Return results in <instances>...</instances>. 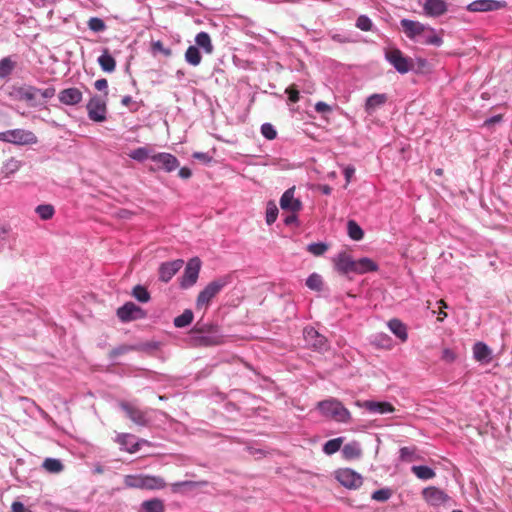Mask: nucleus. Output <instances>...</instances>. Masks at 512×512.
Returning <instances> with one entry per match:
<instances>
[{
    "mask_svg": "<svg viewBox=\"0 0 512 512\" xmlns=\"http://www.w3.org/2000/svg\"><path fill=\"white\" fill-rule=\"evenodd\" d=\"M317 409L323 417L339 423H348L352 418L350 411L336 398L319 401L317 403Z\"/></svg>",
    "mask_w": 512,
    "mask_h": 512,
    "instance_id": "2",
    "label": "nucleus"
},
{
    "mask_svg": "<svg viewBox=\"0 0 512 512\" xmlns=\"http://www.w3.org/2000/svg\"><path fill=\"white\" fill-rule=\"evenodd\" d=\"M192 157L194 159L202 161L203 163H208L211 161V157L209 156L208 153L205 152H194Z\"/></svg>",
    "mask_w": 512,
    "mask_h": 512,
    "instance_id": "59",
    "label": "nucleus"
},
{
    "mask_svg": "<svg viewBox=\"0 0 512 512\" xmlns=\"http://www.w3.org/2000/svg\"><path fill=\"white\" fill-rule=\"evenodd\" d=\"M278 212L276 204L273 201H269L266 208V223L268 225H272L276 221Z\"/></svg>",
    "mask_w": 512,
    "mask_h": 512,
    "instance_id": "47",
    "label": "nucleus"
},
{
    "mask_svg": "<svg viewBox=\"0 0 512 512\" xmlns=\"http://www.w3.org/2000/svg\"><path fill=\"white\" fill-rule=\"evenodd\" d=\"M347 230L349 237L355 241L361 240L364 236L362 228L354 220L348 221Z\"/></svg>",
    "mask_w": 512,
    "mask_h": 512,
    "instance_id": "43",
    "label": "nucleus"
},
{
    "mask_svg": "<svg viewBox=\"0 0 512 512\" xmlns=\"http://www.w3.org/2000/svg\"><path fill=\"white\" fill-rule=\"evenodd\" d=\"M334 265L339 273L347 275L354 273L355 260L346 252H341L334 258Z\"/></svg>",
    "mask_w": 512,
    "mask_h": 512,
    "instance_id": "21",
    "label": "nucleus"
},
{
    "mask_svg": "<svg viewBox=\"0 0 512 512\" xmlns=\"http://www.w3.org/2000/svg\"><path fill=\"white\" fill-rule=\"evenodd\" d=\"M356 27L362 31H370L372 30L373 23L368 16L360 15L356 20Z\"/></svg>",
    "mask_w": 512,
    "mask_h": 512,
    "instance_id": "51",
    "label": "nucleus"
},
{
    "mask_svg": "<svg viewBox=\"0 0 512 512\" xmlns=\"http://www.w3.org/2000/svg\"><path fill=\"white\" fill-rule=\"evenodd\" d=\"M492 351L484 342H477L473 346V356L475 360L481 363H489L491 361Z\"/></svg>",
    "mask_w": 512,
    "mask_h": 512,
    "instance_id": "24",
    "label": "nucleus"
},
{
    "mask_svg": "<svg viewBox=\"0 0 512 512\" xmlns=\"http://www.w3.org/2000/svg\"><path fill=\"white\" fill-rule=\"evenodd\" d=\"M42 467L49 473L57 474L63 471L64 465L59 459L46 458L43 461Z\"/></svg>",
    "mask_w": 512,
    "mask_h": 512,
    "instance_id": "38",
    "label": "nucleus"
},
{
    "mask_svg": "<svg viewBox=\"0 0 512 512\" xmlns=\"http://www.w3.org/2000/svg\"><path fill=\"white\" fill-rule=\"evenodd\" d=\"M390 331L399 338L402 342L407 341L408 333L406 325L399 319L393 318L387 323Z\"/></svg>",
    "mask_w": 512,
    "mask_h": 512,
    "instance_id": "26",
    "label": "nucleus"
},
{
    "mask_svg": "<svg viewBox=\"0 0 512 512\" xmlns=\"http://www.w3.org/2000/svg\"><path fill=\"white\" fill-rule=\"evenodd\" d=\"M98 63L104 72L111 73L116 68V61L110 55L107 49H105L103 53L98 57Z\"/></svg>",
    "mask_w": 512,
    "mask_h": 512,
    "instance_id": "29",
    "label": "nucleus"
},
{
    "mask_svg": "<svg viewBox=\"0 0 512 512\" xmlns=\"http://www.w3.org/2000/svg\"><path fill=\"white\" fill-rule=\"evenodd\" d=\"M335 478L342 486L348 489H357L363 483L362 476L350 468L338 469L335 472Z\"/></svg>",
    "mask_w": 512,
    "mask_h": 512,
    "instance_id": "8",
    "label": "nucleus"
},
{
    "mask_svg": "<svg viewBox=\"0 0 512 512\" xmlns=\"http://www.w3.org/2000/svg\"><path fill=\"white\" fill-rule=\"evenodd\" d=\"M116 442L120 445L121 450H124L128 453H135L141 448L142 445L148 444L147 440H137L134 435L129 433H122L117 435Z\"/></svg>",
    "mask_w": 512,
    "mask_h": 512,
    "instance_id": "14",
    "label": "nucleus"
},
{
    "mask_svg": "<svg viewBox=\"0 0 512 512\" xmlns=\"http://www.w3.org/2000/svg\"><path fill=\"white\" fill-rule=\"evenodd\" d=\"M11 510L12 512H32L31 510L27 509L23 503L19 501H15L12 503Z\"/></svg>",
    "mask_w": 512,
    "mask_h": 512,
    "instance_id": "60",
    "label": "nucleus"
},
{
    "mask_svg": "<svg viewBox=\"0 0 512 512\" xmlns=\"http://www.w3.org/2000/svg\"><path fill=\"white\" fill-rule=\"evenodd\" d=\"M94 87L98 91H104V90H106L108 88V82L104 78L98 79V80L95 81Z\"/></svg>",
    "mask_w": 512,
    "mask_h": 512,
    "instance_id": "62",
    "label": "nucleus"
},
{
    "mask_svg": "<svg viewBox=\"0 0 512 512\" xmlns=\"http://www.w3.org/2000/svg\"><path fill=\"white\" fill-rule=\"evenodd\" d=\"M501 120H502L501 115L492 116L484 121V126L490 127V126L494 125L495 123L501 122Z\"/></svg>",
    "mask_w": 512,
    "mask_h": 512,
    "instance_id": "63",
    "label": "nucleus"
},
{
    "mask_svg": "<svg viewBox=\"0 0 512 512\" xmlns=\"http://www.w3.org/2000/svg\"><path fill=\"white\" fill-rule=\"evenodd\" d=\"M356 405L365 408L370 413L374 414H387L394 412V407L389 402H378L373 400L357 401Z\"/></svg>",
    "mask_w": 512,
    "mask_h": 512,
    "instance_id": "19",
    "label": "nucleus"
},
{
    "mask_svg": "<svg viewBox=\"0 0 512 512\" xmlns=\"http://www.w3.org/2000/svg\"><path fill=\"white\" fill-rule=\"evenodd\" d=\"M185 60L192 66H198L202 60L199 49L196 46H189L185 52Z\"/></svg>",
    "mask_w": 512,
    "mask_h": 512,
    "instance_id": "37",
    "label": "nucleus"
},
{
    "mask_svg": "<svg viewBox=\"0 0 512 512\" xmlns=\"http://www.w3.org/2000/svg\"><path fill=\"white\" fill-rule=\"evenodd\" d=\"M165 505L163 500L152 498L141 503V512H164Z\"/></svg>",
    "mask_w": 512,
    "mask_h": 512,
    "instance_id": "28",
    "label": "nucleus"
},
{
    "mask_svg": "<svg viewBox=\"0 0 512 512\" xmlns=\"http://www.w3.org/2000/svg\"><path fill=\"white\" fill-rule=\"evenodd\" d=\"M421 37L423 38L421 42L428 45L440 46L443 42L442 38L432 28L426 27V31Z\"/></svg>",
    "mask_w": 512,
    "mask_h": 512,
    "instance_id": "40",
    "label": "nucleus"
},
{
    "mask_svg": "<svg viewBox=\"0 0 512 512\" xmlns=\"http://www.w3.org/2000/svg\"><path fill=\"white\" fill-rule=\"evenodd\" d=\"M206 484V481H179L171 484V490L173 493H181L183 488L195 489Z\"/></svg>",
    "mask_w": 512,
    "mask_h": 512,
    "instance_id": "31",
    "label": "nucleus"
},
{
    "mask_svg": "<svg viewBox=\"0 0 512 512\" xmlns=\"http://www.w3.org/2000/svg\"><path fill=\"white\" fill-rule=\"evenodd\" d=\"M135 349H136V347H135V346H131V345H120V346H118V347H116V348L112 349V350L110 351L109 356H110V358H111V359H115V358H117L118 356L123 355V354H125V353H128V352H130V351H132V350H135Z\"/></svg>",
    "mask_w": 512,
    "mask_h": 512,
    "instance_id": "53",
    "label": "nucleus"
},
{
    "mask_svg": "<svg viewBox=\"0 0 512 512\" xmlns=\"http://www.w3.org/2000/svg\"><path fill=\"white\" fill-rule=\"evenodd\" d=\"M86 108L90 120L94 122H103L106 120V104L99 96H93L87 103Z\"/></svg>",
    "mask_w": 512,
    "mask_h": 512,
    "instance_id": "9",
    "label": "nucleus"
},
{
    "mask_svg": "<svg viewBox=\"0 0 512 512\" xmlns=\"http://www.w3.org/2000/svg\"><path fill=\"white\" fill-rule=\"evenodd\" d=\"M306 285L309 289L321 291L323 286L322 277L317 273H312L306 280Z\"/></svg>",
    "mask_w": 512,
    "mask_h": 512,
    "instance_id": "46",
    "label": "nucleus"
},
{
    "mask_svg": "<svg viewBox=\"0 0 512 512\" xmlns=\"http://www.w3.org/2000/svg\"><path fill=\"white\" fill-rule=\"evenodd\" d=\"M344 438L343 437H337L334 439L328 440L323 445V452L327 455H332L340 450L341 445L343 443Z\"/></svg>",
    "mask_w": 512,
    "mask_h": 512,
    "instance_id": "42",
    "label": "nucleus"
},
{
    "mask_svg": "<svg viewBox=\"0 0 512 512\" xmlns=\"http://www.w3.org/2000/svg\"><path fill=\"white\" fill-rule=\"evenodd\" d=\"M387 101V95L382 94H372L366 99L365 110L368 114H372L377 108L384 105Z\"/></svg>",
    "mask_w": 512,
    "mask_h": 512,
    "instance_id": "27",
    "label": "nucleus"
},
{
    "mask_svg": "<svg viewBox=\"0 0 512 512\" xmlns=\"http://www.w3.org/2000/svg\"><path fill=\"white\" fill-rule=\"evenodd\" d=\"M152 151L150 148H148L147 146H143V147H138L134 150H132L128 156L135 160V161H138V162H143L145 161L146 159H151V156H152Z\"/></svg>",
    "mask_w": 512,
    "mask_h": 512,
    "instance_id": "35",
    "label": "nucleus"
},
{
    "mask_svg": "<svg viewBox=\"0 0 512 512\" xmlns=\"http://www.w3.org/2000/svg\"><path fill=\"white\" fill-rule=\"evenodd\" d=\"M124 484L129 488L160 490L166 487L165 480L160 476L154 475H127L124 478Z\"/></svg>",
    "mask_w": 512,
    "mask_h": 512,
    "instance_id": "4",
    "label": "nucleus"
},
{
    "mask_svg": "<svg viewBox=\"0 0 512 512\" xmlns=\"http://www.w3.org/2000/svg\"><path fill=\"white\" fill-rule=\"evenodd\" d=\"M132 296L141 303H147L150 300V293L142 285H136L132 290Z\"/></svg>",
    "mask_w": 512,
    "mask_h": 512,
    "instance_id": "44",
    "label": "nucleus"
},
{
    "mask_svg": "<svg viewBox=\"0 0 512 512\" xmlns=\"http://www.w3.org/2000/svg\"><path fill=\"white\" fill-rule=\"evenodd\" d=\"M83 94L82 92L75 87H70L63 89L59 92L58 98L59 101L64 105H77L82 101Z\"/></svg>",
    "mask_w": 512,
    "mask_h": 512,
    "instance_id": "22",
    "label": "nucleus"
},
{
    "mask_svg": "<svg viewBox=\"0 0 512 512\" xmlns=\"http://www.w3.org/2000/svg\"><path fill=\"white\" fill-rule=\"evenodd\" d=\"M315 110L318 113H328L331 112L332 108L325 102L319 101L315 104Z\"/></svg>",
    "mask_w": 512,
    "mask_h": 512,
    "instance_id": "57",
    "label": "nucleus"
},
{
    "mask_svg": "<svg viewBox=\"0 0 512 512\" xmlns=\"http://www.w3.org/2000/svg\"><path fill=\"white\" fill-rule=\"evenodd\" d=\"M16 67V62L10 56L0 60V79L8 78Z\"/></svg>",
    "mask_w": 512,
    "mask_h": 512,
    "instance_id": "34",
    "label": "nucleus"
},
{
    "mask_svg": "<svg viewBox=\"0 0 512 512\" xmlns=\"http://www.w3.org/2000/svg\"><path fill=\"white\" fill-rule=\"evenodd\" d=\"M55 92L56 90L54 87H48L46 89H39L38 95H41L44 99H50L54 97Z\"/></svg>",
    "mask_w": 512,
    "mask_h": 512,
    "instance_id": "58",
    "label": "nucleus"
},
{
    "mask_svg": "<svg viewBox=\"0 0 512 512\" xmlns=\"http://www.w3.org/2000/svg\"><path fill=\"white\" fill-rule=\"evenodd\" d=\"M88 28L93 32H102L106 29L105 22L99 17H92L88 20Z\"/></svg>",
    "mask_w": 512,
    "mask_h": 512,
    "instance_id": "50",
    "label": "nucleus"
},
{
    "mask_svg": "<svg viewBox=\"0 0 512 512\" xmlns=\"http://www.w3.org/2000/svg\"><path fill=\"white\" fill-rule=\"evenodd\" d=\"M289 95V101L292 103H297L300 99L299 91L294 89L293 87H288L285 91Z\"/></svg>",
    "mask_w": 512,
    "mask_h": 512,
    "instance_id": "56",
    "label": "nucleus"
},
{
    "mask_svg": "<svg viewBox=\"0 0 512 512\" xmlns=\"http://www.w3.org/2000/svg\"><path fill=\"white\" fill-rule=\"evenodd\" d=\"M385 59L400 74H406L413 68L412 60L405 57L401 50L390 48L385 51Z\"/></svg>",
    "mask_w": 512,
    "mask_h": 512,
    "instance_id": "6",
    "label": "nucleus"
},
{
    "mask_svg": "<svg viewBox=\"0 0 512 512\" xmlns=\"http://www.w3.org/2000/svg\"><path fill=\"white\" fill-rule=\"evenodd\" d=\"M400 459L403 461L410 460L414 454V450L410 447H402L399 451Z\"/></svg>",
    "mask_w": 512,
    "mask_h": 512,
    "instance_id": "55",
    "label": "nucleus"
},
{
    "mask_svg": "<svg viewBox=\"0 0 512 512\" xmlns=\"http://www.w3.org/2000/svg\"><path fill=\"white\" fill-rule=\"evenodd\" d=\"M200 269V259L198 257L191 258L188 261L184 273L180 279V287L183 289L192 287L198 280Z\"/></svg>",
    "mask_w": 512,
    "mask_h": 512,
    "instance_id": "7",
    "label": "nucleus"
},
{
    "mask_svg": "<svg viewBox=\"0 0 512 512\" xmlns=\"http://www.w3.org/2000/svg\"><path fill=\"white\" fill-rule=\"evenodd\" d=\"M183 264L184 261L181 259L162 263L159 267V280L168 283L183 267Z\"/></svg>",
    "mask_w": 512,
    "mask_h": 512,
    "instance_id": "17",
    "label": "nucleus"
},
{
    "mask_svg": "<svg viewBox=\"0 0 512 512\" xmlns=\"http://www.w3.org/2000/svg\"><path fill=\"white\" fill-rule=\"evenodd\" d=\"M189 343L192 346H217L224 342V335L218 326L199 323L190 331Z\"/></svg>",
    "mask_w": 512,
    "mask_h": 512,
    "instance_id": "1",
    "label": "nucleus"
},
{
    "mask_svg": "<svg viewBox=\"0 0 512 512\" xmlns=\"http://www.w3.org/2000/svg\"><path fill=\"white\" fill-rule=\"evenodd\" d=\"M35 211L42 220L51 219L55 213L54 207L50 204L38 205Z\"/></svg>",
    "mask_w": 512,
    "mask_h": 512,
    "instance_id": "45",
    "label": "nucleus"
},
{
    "mask_svg": "<svg viewBox=\"0 0 512 512\" xmlns=\"http://www.w3.org/2000/svg\"><path fill=\"white\" fill-rule=\"evenodd\" d=\"M120 408L125 412L126 416L136 425L145 427L149 424V418L145 411L140 410L137 406L129 402H121Z\"/></svg>",
    "mask_w": 512,
    "mask_h": 512,
    "instance_id": "13",
    "label": "nucleus"
},
{
    "mask_svg": "<svg viewBox=\"0 0 512 512\" xmlns=\"http://www.w3.org/2000/svg\"><path fill=\"white\" fill-rule=\"evenodd\" d=\"M306 344L317 351H326L328 349V341L325 336L321 335L313 327H307L303 331Z\"/></svg>",
    "mask_w": 512,
    "mask_h": 512,
    "instance_id": "10",
    "label": "nucleus"
},
{
    "mask_svg": "<svg viewBox=\"0 0 512 512\" xmlns=\"http://www.w3.org/2000/svg\"><path fill=\"white\" fill-rule=\"evenodd\" d=\"M355 274H365L368 272H374L378 270V265L372 259L368 257H363L358 260H355L354 266Z\"/></svg>",
    "mask_w": 512,
    "mask_h": 512,
    "instance_id": "25",
    "label": "nucleus"
},
{
    "mask_svg": "<svg viewBox=\"0 0 512 512\" xmlns=\"http://www.w3.org/2000/svg\"><path fill=\"white\" fill-rule=\"evenodd\" d=\"M145 315L144 310L133 302H127L117 309V316L122 322L142 319Z\"/></svg>",
    "mask_w": 512,
    "mask_h": 512,
    "instance_id": "12",
    "label": "nucleus"
},
{
    "mask_svg": "<svg viewBox=\"0 0 512 512\" xmlns=\"http://www.w3.org/2000/svg\"><path fill=\"white\" fill-rule=\"evenodd\" d=\"M441 359L447 363H452L456 359V354L453 350L445 348L442 351Z\"/></svg>",
    "mask_w": 512,
    "mask_h": 512,
    "instance_id": "54",
    "label": "nucleus"
},
{
    "mask_svg": "<svg viewBox=\"0 0 512 512\" xmlns=\"http://www.w3.org/2000/svg\"><path fill=\"white\" fill-rule=\"evenodd\" d=\"M295 187L287 189L280 198V207L284 211L296 213L302 209V202L295 198Z\"/></svg>",
    "mask_w": 512,
    "mask_h": 512,
    "instance_id": "16",
    "label": "nucleus"
},
{
    "mask_svg": "<svg viewBox=\"0 0 512 512\" xmlns=\"http://www.w3.org/2000/svg\"><path fill=\"white\" fill-rule=\"evenodd\" d=\"M412 472L421 480H430L435 477V471L425 465L412 466Z\"/></svg>",
    "mask_w": 512,
    "mask_h": 512,
    "instance_id": "36",
    "label": "nucleus"
},
{
    "mask_svg": "<svg viewBox=\"0 0 512 512\" xmlns=\"http://www.w3.org/2000/svg\"><path fill=\"white\" fill-rule=\"evenodd\" d=\"M195 42L197 46L201 47L207 54H211L214 50L211 38L207 32L202 31L198 33L195 37Z\"/></svg>",
    "mask_w": 512,
    "mask_h": 512,
    "instance_id": "32",
    "label": "nucleus"
},
{
    "mask_svg": "<svg viewBox=\"0 0 512 512\" xmlns=\"http://www.w3.org/2000/svg\"><path fill=\"white\" fill-rule=\"evenodd\" d=\"M422 495L425 501L432 506H440L450 499L443 490L434 486L424 488Z\"/></svg>",
    "mask_w": 512,
    "mask_h": 512,
    "instance_id": "18",
    "label": "nucleus"
},
{
    "mask_svg": "<svg viewBox=\"0 0 512 512\" xmlns=\"http://www.w3.org/2000/svg\"><path fill=\"white\" fill-rule=\"evenodd\" d=\"M261 134L268 140H273L277 136V131L270 123H264L261 126Z\"/></svg>",
    "mask_w": 512,
    "mask_h": 512,
    "instance_id": "52",
    "label": "nucleus"
},
{
    "mask_svg": "<svg viewBox=\"0 0 512 512\" xmlns=\"http://www.w3.org/2000/svg\"><path fill=\"white\" fill-rule=\"evenodd\" d=\"M151 160L158 165L157 169L164 170L167 173L175 171L180 166L178 159L171 153H154Z\"/></svg>",
    "mask_w": 512,
    "mask_h": 512,
    "instance_id": "11",
    "label": "nucleus"
},
{
    "mask_svg": "<svg viewBox=\"0 0 512 512\" xmlns=\"http://www.w3.org/2000/svg\"><path fill=\"white\" fill-rule=\"evenodd\" d=\"M344 176H345V179H346V183H350L352 177L354 176L355 174V168L351 165H348L344 168Z\"/></svg>",
    "mask_w": 512,
    "mask_h": 512,
    "instance_id": "61",
    "label": "nucleus"
},
{
    "mask_svg": "<svg viewBox=\"0 0 512 512\" xmlns=\"http://www.w3.org/2000/svg\"><path fill=\"white\" fill-rule=\"evenodd\" d=\"M400 25L406 36L410 39H419L426 31V26L410 19H402Z\"/></svg>",
    "mask_w": 512,
    "mask_h": 512,
    "instance_id": "20",
    "label": "nucleus"
},
{
    "mask_svg": "<svg viewBox=\"0 0 512 512\" xmlns=\"http://www.w3.org/2000/svg\"><path fill=\"white\" fill-rule=\"evenodd\" d=\"M392 496V490L390 488H382L372 493L371 498L378 502H385Z\"/></svg>",
    "mask_w": 512,
    "mask_h": 512,
    "instance_id": "49",
    "label": "nucleus"
},
{
    "mask_svg": "<svg viewBox=\"0 0 512 512\" xmlns=\"http://www.w3.org/2000/svg\"><path fill=\"white\" fill-rule=\"evenodd\" d=\"M423 10L430 17H438L447 11V4L444 0H426Z\"/></svg>",
    "mask_w": 512,
    "mask_h": 512,
    "instance_id": "23",
    "label": "nucleus"
},
{
    "mask_svg": "<svg viewBox=\"0 0 512 512\" xmlns=\"http://www.w3.org/2000/svg\"><path fill=\"white\" fill-rule=\"evenodd\" d=\"M0 141L14 145H33L38 142L37 136L30 130L11 129L0 132Z\"/></svg>",
    "mask_w": 512,
    "mask_h": 512,
    "instance_id": "5",
    "label": "nucleus"
},
{
    "mask_svg": "<svg viewBox=\"0 0 512 512\" xmlns=\"http://www.w3.org/2000/svg\"><path fill=\"white\" fill-rule=\"evenodd\" d=\"M193 318L192 310L186 309L181 315L174 318L173 324L177 328H184L192 323Z\"/></svg>",
    "mask_w": 512,
    "mask_h": 512,
    "instance_id": "39",
    "label": "nucleus"
},
{
    "mask_svg": "<svg viewBox=\"0 0 512 512\" xmlns=\"http://www.w3.org/2000/svg\"><path fill=\"white\" fill-rule=\"evenodd\" d=\"M328 250V245L323 242L310 243L307 246V251L314 256H321Z\"/></svg>",
    "mask_w": 512,
    "mask_h": 512,
    "instance_id": "48",
    "label": "nucleus"
},
{
    "mask_svg": "<svg viewBox=\"0 0 512 512\" xmlns=\"http://www.w3.org/2000/svg\"><path fill=\"white\" fill-rule=\"evenodd\" d=\"M231 283V276L225 275L209 282L201 290L196 299V308H207L212 299L221 292V290Z\"/></svg>",
    "mask_w": 512,
    "mask_h": 512,
    "instance_id": "3",
    "label": "nucleus"
},
{
    "mask_svg": "<svg viewBox=\"0 0 512 512\" xmlns=\"http://www.w3.org/2000/svg\"><path fill=\"white\" fill-rule=\"evenodd\" d=\"M21 167V162L15 158L8 159L2 166V173L5 178L10 177L12 174L17 172Z\"/></svg>",
    "mask_w": 512,
    "mask_h": 512,
    "instance_id": "41",
    "label": "nucleus"
},
{
    "mask_svg": "<svg viewBox=\"0 0 512 512\" xmlns=\"http://www.w3.org/2000/svg\"><path fill=\"white\" fill-rule=\"evenodd\" d=\"M178 175L182 179H189L192 175V172L188 167H182L179 169Z\"/></svg>",
    "mask_w": 512,
    "mask_h": 512,
    "instance_id": "64",
    "label": "nucleus"
},
{
    "mask_svg": "<svg viewBox=\"0 0 512 512\" xmlns=\"http://www.w3.org/2000/svg\"><path fill=\"white\" fill-rule=\"evenodd\" d=\"M39 93V88L34 86H24L20 87L17 90V94L21 100H25L27 102H33L36 100Z\"/></svg>",
    "mask_w": 512,
    "mask_h": 512,
    "instance_id": "33",
    "label": "nucleus"
},
{
    "mask_svg": "<svg viewBox=\"0 0 512 512\" xmlns=\"http://www.w3.org/2000/svg\"><path fill=\"white\" fill-rule=\"evenodd\" d=\"M362 450L359 445V443L353 441L350 443H347L342 448V455L346 460H353L357 459L361 456Z\"/></svg>",
    "mask_w": 512,
    "mask_h": 512,
    "instance_id": "30",
    "label": "nucleus"
},
{
    "mask_svg": "<svg viewBox=\"0 0 512 512\" xmlns=\"http://www.w3.org/2000/svg\"><path fill=\"white\" fill-rule=\"evenodd\" d=\"M507 6L505 1L500 0H475L467 5L470 12H489L503 9Z\"/></svg>",
    "mask_w": 512,
    "mask_h": 512,
    "instance_id": "15",
    "label": "nucleus"
}]
</instances>
